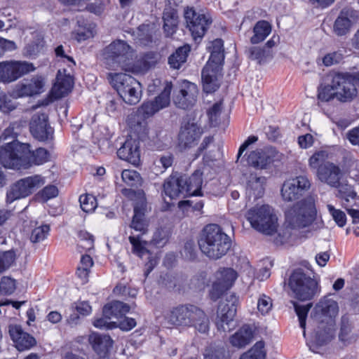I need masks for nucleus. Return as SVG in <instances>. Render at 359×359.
Returning a JSON list of instances; mask_svg holds the SVG:
<instances>
[{
    "mask_svg": "<svg viewBox=\"0 0 359 359\" xmlns=\"http://www.w3.org/2000/svg\"><path fill=\"white\" fill-rule=\"evenodd\" d=\"M337 313L338 304L332 299L324 297L316 305L311 317L317 326L315 339L318 345L322 346L333 339Z\"/></svg>",
    "mask_w": 359,
    "mask_h": 359,
    "instance_id": "obj_1",
    "label": "nucleus"
},
{
    "mask_svg": "<svg viewBox=\"0 0 359 359\" xmlns=\"http://www.w3.org/2000/svg\"><path fill=\"white\" fill-rule=\"evenodd\" d=\"M168 322L180 327H194L201 333H207L210 320L205 313L193 304H181L172 307L165 316Z\"/></svg>",
    "mask_w": 359,
    "mask_h": 359,
    "instance_id": "obj_2",
    "label": "nucleus"
},
{
    "mask_svg": "<svg viewBox=\"0 0 359 359\" xmlns=\"http://www.w3.org/2000/svg\"><path fill=\"white\" fill-rule=\"evenodd\" d=\"M198 245L208 257L217 259L226 255L231 248V240L217 224L207 225L203 230Z\"/></svg>",
    "mask_w": 359,
    "mask_h": 359,
    "instance_id": "obj_3",
    "label": "nucleus"
},
{
    "mask_svg": "<svg viewBox=\"0 0 359 359\" xmlns=\"http://www.w3.org/2000/svg\"><path fill=\"white\" fill-rule=\"evenodd\" d=\"M223 41L217 39L212 43L210 57L201 73L203 90L207 93L219 88L217 77L221 74L224 60Z\"/></svg>",
    "mask_w": 359,
    "mask_h": 359,
    "instance_id": "obj_4",
    "label": "nucleus"
},
{
    "mask_svg": "<svg viewBox=\"0 0 359 359\" xmlns=\"http://www.w3.org/2000/svg\"><path fill=\"white\" fill-rule=\"evenodd\" d=\"M135 57L133 48L123 40H116L103 50V60L107 68H121L126 72L133 70L131 66Z\"/></svg>",
    "mask_w": 359,
    "mask_h": 359,
    "instance_id": "obj_5",
    "label": "nucleus"
},
{
    "mask_svg": "<svg viewBox=\"0 0 359 359\" xmlns=\"http://www.w3.org/2000/svg\"><path fill=\"white\" fill-rule=\"evenodd\" d=\"M246 219L251 226L266 235H273L278 229V217L269 205L255 206L246 213Z\"/></svg>",
    "mask_w": 359,
    "mask_h": 359,
    "instance_id": "obj_6",
    "label": "nucleus"
},
{
    "mask_svg": "<svg viewBox=\"0 0 359 359\" xmlns=\"http://www.w3.org/2000/svg\"><path fill=\"white\" fill-rule=\"evenodd\" d=\"M29 144L18 141L6 142L0 149V163L5 168L12 169H27L29 168Z\"/></svg>",
    "mask_w": 359,
    "mask_h": 359,
    "instance_id": "obj_7",
    "label": "nucleus"
},
{
    "mask_svg": "<svg viewBox=\"0 0 359 359\" xmlns=\"http://www.w3.org/2000/svg\"><path fill=\"white\" fill-rule=\"evenodd\" d=\"M288 285L294 297L300 301L311 299L318 293V283L303 269H297L290 275Z\"/></svg>",
    "mask_w": 359,
    "mask_h": 359,
    "instance_id": "obj_8",
    "label": "nucleus"
},
{
    "mask_svg": "<svg viewBox=\"0 0 359 359\" xmlns=\"http://www.w3.org/2000/svg\"><path fill=\"white\" fill-rule=\"evenodd\" d=\"M316 209L310 199L302 201L285 214L286 221L292 229H302L309 226L316 218Z\"/></svg>",
    "mask_w": 359,
    "mask_h": 359,
    "instance_id": "obj_9",
    "label": "nucleus"
},
{
    "mask_svg": "<svg viewBox=\"0 0 359 359\" xmlns=\"http://www.w3.org/2000/svg\"><path fill=\"white\" fill-rule=\"evenodd\" d=\"M335 97L341 102H350L357 96V89L351 74L333 72L330 74Z\"/></svg>",
    "mask_w": 359,
    "mask_h": 359,
    "instance_id": "obj_10",
    "label": "nucleus"
},
{
    "mask_svg": "<svg viewBox=\"0 0 359 359\" xmlns=\"http://www.w3.org/2000/svg\"><path fill=\"white\" fill-rule=\"evenodd\" d=\"M44 184V180L41 175H33L19 180L10 186L6 193V203L25 198L30 195L34 189Z\"/></svg>",
    "mask_w": 359,
    "mask_h": 359,
    "instance_id": "obj_11",
    "label": "nucleus"
},
{
    "mask_svg": "<svg viewBox=\"0 0 359 359\" xmlns=\"http://www.w3.org/2000/svg\"><path fill=\"white\" fill-rule=\"evenodd\" d=\"M34 64L27 61L10 60L0 62V82L10 83L34 72Z\"/></svg>",
    "mask_w": 359,
    "mask_h": 359,
    "instance_id": "obj_12",
    "label": "nucleus"
},
{
    "mask_svg": "<svg viewBox=\"0 0 359 359\" xmlns=\"http://www.w3.org/2000/svg\"><path fill=\"white\" fill-rule=\"evenodd\" d=\"M238 299L233 294L221 302L217 311L216 325L219 330L229 332L232 328V323L236 314Z\"/></svg>",
    "mask_w": 359,
    "mask_h": 359,
    "instance_id": "obj_13",
    "label": "nucleus"
},
{
    "mask_svg": "<svg viewBox=\"0 0 359 359\" xmlns=\"http://www.w3.org/2000/svg\"><path fill=\"white\" fill-rule=\"evenodd\" d=\"M311 187V182L306 175L290 178L284 182L281 196L285 201H293L302 197Z\"/></svg>",
    "mask_w": 359,
    "mask_h": 359,
    "instance_id": "obj_14",
    "label": "nucleus"
},
{
    "mask_svg": "<svg viewBox=\"0 0 359 359\" xmlns=\"http://www.w3.org/2000/svg\"><path fill=\"white\" fill-rule=\"evenodd\" d=\"M184 18L194 40L200 41L211 24V19L204 14L197 13L192 8H187L184 11Z\"/></svg>",
    "mask_w": 359,
    "mask_h": 359,
    "instance_id": "obj_15",
    "label": "nucleus"
},
{
    "mask_svg": "<svg viewBox=\"0 0 359 359\" xmlns=\"http://www.w3.org/2000/svg\"><path fill=\"white\" fill-rule=\"evenodd\" d=\"M202 133L203 130L196 123L190 121L183 123L178 135L179 148L182 150L194 147Z\"/></svg>",
    "mask_w": 359,
    "mask_h": 359,
    "instance_id": "obj_16",
    "label": "nucleus"
},
{
    "mask_svg": "<svg viewBox=\"0 0 359 359\" xmlns=\"http://www.w3.org/2000/svg\"><path fill=\"white\" fill-rule=\"evenodd\" d=\"M198 94V90L196 84L183 81L174 95L173 102L177 107L187 109L194 105Z\"/></svg>",
    "mask_w": 359,
    "mask_h": 359,
    "instance_id": "obj_17",
    "label": "nucleus"
},
{
    "mask_svg": "<svg viewBox=\"0 0 359 359\" xmlns=\"http://www.w3.org/2000/svg\"><path fill=\"white\" fill-rule=\"evenodd\" d=\"M45 79L42 76L35 75L29 79H24L16 84L13 94L16 97H31L44 91Z\"/></svg>",
    "mask_w": 359,
    "mask_h": 359,
    "instance_id": "obj_18",
    "label": "nucleus"
},
{
    "mask_svg": "<svg viewBox=\"0 0 359 359\" xmlns=\"http://www.w3.org/2000/svg\"><path fill=\"white\" fill-rule=\"evenodd\" d=\"M172 83H166L162 93L156 97L154 101L144 102L138 109V113L146 118L153 116L160 109L166 107L170 104V95L172 90Z\"/></svg>",
    "mask_w": 359,
    "mask_h": 359,
    "instance_id": "obj_19",
    "label": "nucleus"
},
{
    "mask_svg": "<svg viewBox=\"0 0 359 359\" xmlns=\"http://www.w3.org/2000/svg\"><path fill=\"white\" fill-rule=\"evenodd\" d=\"M29 130L35 139L45 141L53 134V130L48 124V116L44 114H35L29 123Z\"/></svg>",
    "mask_w": 359,
    "mask_h": 359,
    "instance_id": "obj_20",
    "label": "nucleus"
},
{
    "mask_svg": "<svg viewBox=\"0 0 359 359\" xmlns=\"http://www.w3.org/2000/svg\"><path fill=\"white\" fill-rule=\"evenodd\" d=\"M316 176L322 183L331 187H337L343 177V171L339 165L330 161L321 167Z\"/></svg>",
    "mask_w": 359,
    "mask_h": 359,
    "instance_id": "obj_21",
    "label": "nucleus"
},
{
    "mask_svg": "<svg viewBox=\"0 0 359 359\" xmlns=\"http://www.w3.org/2000/svg\"><path fill=\"white\" fill-rule=\"evenodd\" d=\"M8 332L16 348L20 351L30 349L36 344L35 338L25 332L19 325H10Z\"/></svg>",
    "mask_w": 359,
    "mask_h": 359,
    "instance_id": "obj_22",
    "label": "nucleus"
},
{
    "mask_svg": "<svg viewBox=\"0 0 359 359\" xmlns=\"http://www.w3.org/2000/svg\"><path fill=\"white\" fill-rule=\"evenodd\" d=\"M118 156L130 163L137 165L140 162V142L137 139L127 138L117 151Z\"/></svg>",
    "mask_w": 359,
    "mask_h": 359,
    "instance_id": "obj_23",
    "label": "nucleus"
},
{
    "mask_svg": "<svg viewBox=\"0 0 359 359\" xmlns=\"http://www.w3.org/2000/svg\"><path fill=\"white\" fill-rule=\"evenodd\" d=\"M187 183L186 176H170L163 183V192L171 200L187 196L184 184Z\"/></svg>",
    "mask_w": 359,
    "mask_h": 359,
    "instance_id": "obj_24",
    "label": "nucleus"
},
{
    "mask_svg": "<svg viewBox=\"0 0 359 359\" xmlns=\"http://www.w3.org/2000/svg\"><path fill=\"white\" fill-rule=\"evenodd\" d=\"M275 151L272 149H257L251 151L247 158L248 163L257 169H266L274 161Z\"/></svg>",
    "mask_w": 359,
    "mask_h": 359,
    "instance_id": "obj_25",
    "label": "nucleus"
},
{
    "mask_svg": "<svg viewBox=\"0 0 359 359\" xmlns=\"http://www.w3.org/2000/svg\"><path fill=\"white\" fill-rule=\"evenodd\" d=\"M266 182L265 177L250 172L246 177V194L248 197L254 199L261 198L264 193Z\"/></svg>",
    "mask_w": 359,
    "mask_h": 359,
    "instance_id": "obj_26",
    "label": "nucleus"
},
{
    "mask_svg": "<svg viewBox=\"0 0 359 359\" xmlns=\"http://www.w3.org/2000/svg\"><path fill=\"white\" fill-rule=\"evenodd\" d=\"M355 11L351 8H344L335 20L333 32L338 36L347 34L351 28L352 22L350 18L355 16Z\"/></svg>",
    "mask_w": 359,
    "mask_h": 359,
    "instance_id": "obj_27",
    "label": "nucleus"
},
{
    "mask_svg": "<svg viewBox=\"0 0 359 359\" xmlns=\"http://www.w3.org/2000/svg\"><path fill=\"white\" fill-rule=\"evenodd\" d=\"M72 86L73 80L72 76L63 74L61 71H58L55 83L50 91L51 96L56 100L62 98L71 91Z\"/></svg>",
    "mask_w": 359,
    "mask_h": 359,
    "instance_id": "obj_28",
    "label": "nucleus"
},
{
    "mask_svg": "<svg viewBox=\"0 0 359 359\" xmlns=\"http://www.w3.org/2000/svg\"><path fill=\"white\" fill-rule=\"evenodd\" d=\"M147 210V203L140 200L134 205V215L130 227L136 231L140 232V236L147 231V224L144 219V215Z\"/></svg>",
    "mask_w": 359,
    "mask_h": 359,
    "instance_id": "obj_29",
    "label": "nucleus"
},
{
    "mask_svg": "<svg viewBox=\"0 0 359 359\" xmlns=\"http://www.w3.org/2000/svg\"><path fill=\"white\" fill-rule=\"evenodd\" d=\"M89 341L93 350L97 354L104 357L106 353L111 348L113 341L110 336L93 332L89 336Z\"/></svg>",
    "mask_w": 359,
    "mask_h": 359,
    "instance_id": "obj_30",
    "label": "nucleus"
},
{
    "mask_svg": "<svg viewBox=\"0 0 359 359\" xmlns=\"http://www.w3.org/2000/svg\"><path fill=\"white\" fill-rule=\"evenodd\" d=\"M253 332L250 325H244L230 337V343L233 346L243 348L251 342Z\"/></svg>",
    "mask_w": 359,
    "mask_h": 359,
    "instance_id": "obj_31",
    "label": "nucleus"
},
{
    "mask_svg": "<svg viewBox=\"0 0 359 359\" xmlns=\"http://www.w3.org/2000/svg\"><path fill=\"white\" fill-rule=\"evenodd\" d=\"M129 80L130 88H127L126 91L121 90V97L126 103L133 105L140 100L141 84L135 79H129Z\"/></svg>",
    "mask_w": 359,
    "mask_h": 359,
    "instance_id": "obj_32",
    "label": "nucleus"
},
{
    "mask_svg": "<svg viewBox=\"0 0 359 359\" xmlns=\"http://www.w3.org/2000/svg\"><path fill=\"white\" fill-rule=\"evenodd\" d=\"M130 311V306L122 302L114 301L103 308V315L109 319H119Z\"/></svg>",
    "mask_w": 359,
    "mask_h": 359,
    "instance_id": "obj_33",
    "label": "nucleus"
},
{
    "mask_svg": "<svg viewBox=\"0 0 359 359\" xmlns=\"http://www.w3.org/2000/svg\"><path fill=\"white\" fill-rule=\"evenodd\" d=\"M202 175L203 172L200 170H196L189 178L186 177L187 183L184 184V189L187 196L201 195Z\"/></svg>",
    "mask_w": 359,
    "mask_h": 359,
    "instance_id": "obj_34",
    "label": "nucleus"
},
{
    "mask_svg": "<svg viewBox=\"0 0 359 359\" xmlns=\"http://www.w3.org/2000/svg\"><path fill=\"white\" fill-rule=\"evenodd\" d=\"M107 79L110 84L116 89L118 95L121 97V90L126 91L127 88H130L129 79L134 78L129 74L123 73H109L107 74Z\"/></svg>",
    "mask_w": 359,
    "mask_h": 359,
    "instance_id": "obj_35",
    "label": "nucleus"
},
{
    "mask_svg": "<svg viewBox=\"0 0 359 359\" xmlns=\"http://www.w3.org/2000/svg\"><path fill=\"white\" fill-rule=\"evenodd\" d=\"M271 32V26L267 21H258L253 28L254 35L250 38V42L257 44L263 41Z\"/></svg>",
    "mask_w": 359,
    "mask_h": 359,
    "instance_id": "obj_36",
    "label": "nucleus"
},
{
    "mask_svg": "<svg viewBox=\"0 0 359 359\" xmlns=\"http://www.w3.org/2000/svg\"><path fill=\"white\" fill-rule=\"evenodd\" d=\"M189 51L190 47L189 46H184L177 48L175 52L168 57V64L170 67L176 69H180L182 65L187 61Z\"/></svg>",
    "mask_w": 359,
    "mask_h": 359,
    "instance_id": "obj_37",
    "label": "nucleus"
},
{
    "mask_svg": "<svg viewBox=\"0 0 359 359\" xmlns=\"http://www.w3.org/2000/svg\"><path fill=\"white\" fill-rule=\"evenodd\" d=\"M329 158V153L325 150H319L313 154L309 158V166L311 170L315 171V174L321 167L325 165Z\"/></svg>",
    "mask_w": 359,
    "mask_h": 359,
    "instance_id": "obj_38",
    "label": "nucleus"
},
{
    "mask_svg": "<svg viewBox=\"0 0 359 359\" xmlns=\"http://www.w3.org/2000/svg\"><path fill=\"white\" fill-rule=\"evenodd\" d=\"M156 62V55L153 53H148L141 57L136 62H133L131 65L133 67V70L130 72H144L148 70L150 67L155 65Z\"/></svg>",
    "mask_w": 359,
    "mask_h": 359,
    "instance_id": "obj_39",
    "label": "nucleus"
},
{
    "mask_svg": "<svg viewBox=\"0 0 359 359\" xmlns=\"http://www.w3.org/2000/svg\"><path fill=\"white\" fill-rule=\"evenodd\" d=\"M29 159V168L32 165H41L49 161L50 154L43 148H38L34 151H31L30 145L29 144V154H27Z\"/></svg>",
    "mask_w": 359,
    "mask_h": 359,
    "instance_id": "obj_40",
    "label": "nucleus"
},
{
    "mask_svg": "<svg viewBox=\"0 0 359 359\" xmlns=\"http://www.w3.org/2000/svg\"><path fill=\"white\" fill-rule=\"evenodd\" d=\"M237 278L236 271L231 268L223 269L218 271L217 281L220 282L229 289L231 287Z\"/></svg>",
    "mask_w": 359,
    "mask_h": 359,
    "instance_id": "obj_41",
    "label": "nucleus"
},
{
    "mask_svg": "<svg viewBox=\"0 0 359 359\" xmlns=\"http://www.w3.org/2000/svg\"><path fill=\"white\" fill-rule=\"evenodd\" d=\"M264 343L257 341L251 349L243 354L239 359H265Z\"/></svg>",
    "mask_w": 359,
    "mask_h": 359,
    "instance_id": "obj_42",
    "label": "nucleus"
},
{
    "mask_svg": "<svg viewBox=\"0 0 359 359\" xmlns=\"http://www.w3.org/2000/svg\"><path fill=\"white\" fill-rule=\"evenodd\" d=\"M172 162L173 158L171 154L157 157L154 161L153 172L156 175L163 173L167 168L172 165Z\"/></svg>",
    "mask_w": 359,
    "mask_h": 359,
    "instance_id": "obj_43",
    "label": "nucleus"
},
{
    "mask_svg": "<svg viewBox=\"0 0 359 359\" xmlns=\"http://www.w3.org/2000/svg\"><path fill=\"white\" fill-rule=\"evenodd\" d=\"M128 239L132 245L133 253L141 257L147 252L146 247L147 242L143 241L140 235L130 236Z\"/></svg>",
    "mask_w": 359,
    "mask_h": 359,
    "instance_id": "obj_44",
    "label": "nucleus"
},
{
    "mask_svg": "<svg viewBox=\"0 0 359 359\" xmlns=\"http://www.w3.org/2000/svg\"><path fill=\"white\" fill-rule=\"evenodd\" d=\"M15 252L13 250L0 251V273L11 268L16 260Z\"/></svg>",
    "mask_w": 359,
    "mask_h": 359,
    "instance_id": "obj_45",
    "label": "nucleus"
},
{
    "mask_svg": "<svg viewBox=\"0 0 359 359\" xmlns=\"http://www.w3.org/2000/svg\"><path fill=\"white\" fill-rule=\"evenodd\" d=\"M271 55V52L265 47L253 46L248 49V56L251 60H257L259 64Z\"/></svg>",
    "mask_w": 359,
    "mask_h": 359,
    "instance_id": "obj_46",
    "label": "nucleus"
},
{
    "mask_svg": "<svg viewBox=\"0 0 359 359\" xmlns=\"http://www.w3.org/2000/svg\"><path fill=\"white\" fill-rule=\"evenodd\" d=\"M50 231V226L48 224H43L34 228L30 236L32 243H36L44 241Z\"/></svg>",
    "mask_w": 359,
    "mask_h": 359,
    "instance_id": "obj_47",
    "label": "nucleus"
},
{
    "mask_svg": "<svg viewBox=\"0 0 359 359\" xmlns=\"http://www.w3.org/2000/svg\"><path fill=\"white\" fill-rule=\"evenodd\" d=\"M123 181L130 187L136 186L140 181V174L133 170H124L121 172Z\"/></svg>",
    "mask_w": 359,
    "mask_h": 359,
    "instance_id": "obj_48",
    "label": "nucleus"
},
{
    "mask_svg": "<svg viewBox=\"0 0 359 359\" xmlns=\"http://www.w3.org/2000/svg\"><path fill=\"white\" fill-rule=\"evenodd\" d=\"M79 202L81 209L86 212L94 210L97 206L95 198L90 194L80 196Z\"/></svg>",
    "mask_w": 359,
    "mask_h": 359,
    "instance_id": "obj_49",
    "label": "nucleus"
},
{
    "mask_svg": "<svg viewBox=\"0 0 359 359\" xmlns=\"http://www.w3.org/2000/svg\"><path fill=\"white\" fill-rule=\"evenodd\" d=\"M16 107L15 102L13 100L11 96L6 95L5 93H0V110L5 113L8 114L14 110Z\"/></svg>",
    "mask_w": 359,
    "mask_h": 359,
    "instance_id": "obj_50",
    "label": "nucleus"
},
{
    "mask_svg": "<svg viewBox=\"0 0 359 359\" xmlns=\"http://www.w3.org/2000/svg\"><path fill=\"white\" fill-rule=\"evenodd\" d=\"M335 97V90L332 82L318 88V98L322 102H329Z\"/></svg>",
    "mask_w": 359,
    "mask_h": 359,
    "instance_id": "obj_51",
    "label": "nucleus"
},
{
    "mask_svg": "<svg viewBox=\"0 0 359 359\" xmlns=\"http://www.w3.org/2000/svg\"><path fill=\"white\" fill-rule=\"evenodd\" d=\"M58 195V189L55 185H48L41 190L37 196L41 198L43 202H46Z\"/></svg>",
    "mask_w": 359,
    "mask_h": 359,
    "instance_id": "obj_52",
    "label": "nucleus"
},
{
    "mask_svg": "<svg viewBox=\"0 0 359 359\" xmlns=\"http://www.w3.org/2000/svg\"><path fill=\"white\" fill-rule=\"evenodd\" d=\"M344 58L341 51H334L326 54L322 60L323 64L326 67H330L339 63Z\"/></svg>",
    "mask_w": 359,
    "mask_h": 359,
    "instance_id": "obj_53",
    "label": "nucleus"
},
{
    "mask_svg": "<svg viewBox=\"0 0 359 359\" xmlns=\"http://www.w3.org/2000/svg\"><path fill=\"white\" fill-rule=\"evenodd\" d=\"M222 109V102L215 103L208 111V115L212 126H216L219 123V117Z\"/></svg>",
    "mask_w": 359,
    "mask_h": 359,
    "instance_id": "obj_54",
    "label": "nucleus"
},
{
    "mask_svg": "<svg viewBox=\"0 0 359 359\" xmlns=\"http://www.w3.org/2000/svg\"><path fill=\"white\" fill-rule=\"evenodd\" d=\"M327 209L330 214L332 215V218L335 221V222L338 224L339 226H344L346 222V217L345 213L338 209H336L332 205H327Z\"/></svg>",
    "mask_w": 359,
    "mask_h": 359,
    "instance_id": "obj_55",
    "label": "nucleus"
},
{
    "mask_svg": "<svg viewBox=\"0 0 359 359\" xmlns=\"http://www.w3.org/2000/svg\"><path fill=\"white\" fill-rule=\"evenodd\" d=\"M78 236L81 240L79 245L85 249L89 250L93 248L94 239L93 236L86 231H80L78 233Z\"/></svg>",
    "mask_w": 359,
    "mask_h": 359,
    "instance_id": "obj_56",
    "label": "nucleus"
},
{
    "mask_svg": "<svg viewBox=\"0 0 359 359\" xmlns=\"http://www.w3.org/2000/svg\"><path fill=\"white\" fill-rule=\"evenodd\" d=\"M271 308H272L271 299L265 294L261 295L257 302L258 311L262 315H265L269 312V311L271 309Z\"/></svg>",
    "mask_w": 359,
    "mask_h": 359,
    "instance_id": "obj_57",
    "label": "nucleus"
},
{
    "mask_svg": "<svg viewBox=\"0 0 359 359\" xmlns=\"http://www.w3.org/2000/svg\"><path fill=\"white\" fill-rule=\"evenodd\" d=\"M43 42H31L30 43H28L25 49H24V54L30 57H35L43 49Z\"/></svg>",
    "mask_w": 359,
    "mask_h": 359,
    "instance_id": "obj_58",
    "label": "nucleus"
},
{
    "mask_svg": "<svg viewBox=\"0 0 359 359\" xmlns=\"http://www.w3.org/2000/svg\"><path fill=\"white\" fill-rule=\"evenodd\" d=\"M168 241V233L163 229H157L154 233L151 243L156 247H163Z\"/></svg>",
    "mask_w": 359,
    "mask_h": 359,
    "instance_id": "obj_59",
    "label": "nucleus"
},
{
    "mask_svg": "<svg viewBox=\"0 0 359 359\" xmlns=\"http://www.w3.org/2000/svg\"><path fill=\"white\" fill-rule=\"evenodd\" d=\"M223 348H215L212 346L205 348L203 355L204 359H221L224 357Z\"/></svg>",
    "mask_w": 359,
    "mask_h": 359,
    "instance_id": "obj_60",
    "label": "nucleus"
},
{
    "mask_svg": "<svg viewBox=\"0 0 359 359\" xmlns=\"http://www.w3.org/2000/svg\"><path fill=\"white\" fill-rule=\"evenodd\" d=\"M228 289L226 286H224V285L216 280L212 284V289L210 292V299L213 301L217 300Z\"/></svg>",
    "mask_w": 359,
    "mask_h": 359,
    "instance_id": "obj_61",
    "label": "nucleus"
},
{
    "mask_svg": "<svg viewBox=\"0 0 359 359\" xmlns=\"http://www.w3.org/2000/svg\"><path fill=\"white\" fill-rule=\"evenodd\" d=\"M15 290V280L11 278L4 276L0 281V290L5 294H11Z\"/></svg>",
    "mask_w": 359,
    "mask_h": 359,
    "instance_id": "obj_62",
    "label": "nucleus"
},
{
    "mask_svg": "<svg viewBox=\"0 0 359 359\" xmlns=\"http://www.w3.org/2000/svg\"><path fill=\"white\" fill-rule=\"evenodd\" d=\"M339 190V196L348 201V198H354L356 196L353 187L348 184H343L339 182V186L337 187Z\"/></svg>",
    "mask_w": 359,
    "mask_h": 359,
    "instance_id": "obj_63",
    "label": "nucleus"
},
{
    "mask_svg": "<svg viewBox=\"0 0 359 359\" xmlns=\"http://www.w3.org/2000/svg\"><path fill=\"white\" fill-rule=\"evenodd\" d=\"M294 306L296 313L299 318L300 327L305 329L306 318L311 305L309 304L307 306H301L295 305Z\"/></svg>",
    "mask_w": 359,
    "mask_h": 359,
    "instance_id": "obj_64",
    "label": "nucleus"
}]
</instances>
